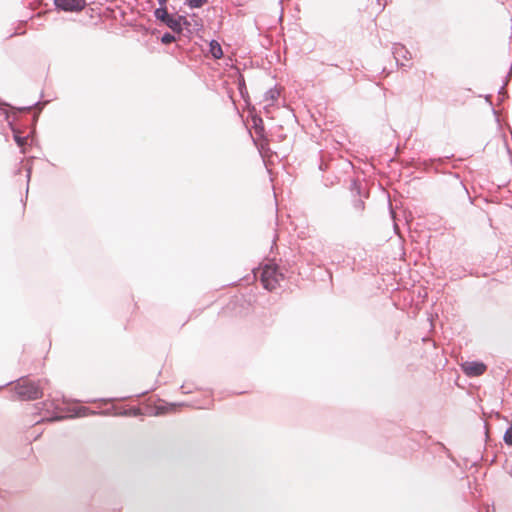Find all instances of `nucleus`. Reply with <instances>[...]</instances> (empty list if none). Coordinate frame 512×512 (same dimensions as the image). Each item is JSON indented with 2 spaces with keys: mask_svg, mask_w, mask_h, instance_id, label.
I'll return each instance as SVG.
<instances>
[{
  "mask_svg": "<svg viewBox=\"0 0 512 512\" xmlns=\"http://www.w3.org/2000/svg\"><path fill=\"white\" fill-rule=\"evenodd\" d=\"M210 53L215 59H220L223 56L222 47L215 40L210 42Z\"/></svg>",
  "mask_w": 512,
  "mask_h": 512,
  "instance_id": "6",
  "label": "nucleus"
},
{
  "mask_svg": "<svg viewBox=\"0 0 512 512\" xmlns=\"http://www.w3.org/2000/svg\"><path fill=\"white\" fill-rule=\"evenodd\" d=\"M180 405L177 404H167V405H161L157 406V413L159 414H165V413H171L177 411V408Z\"/></svg>",
  "mask_w": 512,
  "mask_h": 512,
  "instance_id": "7",
  "label": "nucleus"
},
{
  "mask_svg": "<svg viewBox=\"0 0 512 512\" xmlns=\"http://www.w3.org/2000/svg\"><path fill=\"white\" fill-rule=\"evenodd\" d=\"M14 390L21 400H36L43 396L41 382H33L27 378L18 380Z\"/></svg>",
  "mask_w": 512,
  "mask_h": 512,
  "instance_id": "2",
  "label": "nucleus"
},
{
  "mask_svg": "<svg viewBox=\"0 0 512 512\" xmlns=\"http://www.w3.org/2000/svg\"><path fill=\"white\" fill-rule=\"evenodd\" d=\"M255 275H259L263 287L269 291L275 290L284 277L275 263L263 264L258 268Z\"/></svg>",
  "mask_w": 512,
  "mask_h": 512,
  "instance_id": "1",
  "label": "nucleus"
},
{
  "mask_svg": "<svg viewBox=\"0 0 512 512\" xmlns=\"http://www.w3.org/2000/svg\"><path fill=\"white\" fill-rule=\"evenodd\" d=\"M161 41L164 44H170L175 41V37L170 33H166L162 36Z\"/></svg>",
  "mask_w": 512,
  "mask_h": 512,
  "instance_id": "9",
  "label": "nucleus"
},
{
  "mask_svg": "<svg viewBox=\"0 0 512 512\" xmlns=\"http://www.w3.org/2000/svg\"><path fill=\"white\" fill-rule=\"evenodd\" d=\"M155 16L158 20H161L164 22L169 28H171L173 31H181V17L174 18L171 15L168 14L166 7H160L156 9Z\"/></svg>",
  "mask_w": 512,
  "mask_h": 512,
  "instance_id": "3",
  "label": "nucleus"
},
{
  "mask_svg": "<svg viewBox=\"0 0 512 512\" xmlns=\"http://www.w3.org/2000/svg\"><path fill=\"white\" fill-rule=\"evenodd\" d=\"M15 140L19 146H23L25 143V139L18 135L15 136Z\"/></svg>",
  "mask_w": 512,
  "mask_h": 512,
  "instance_id": "10",
  "label": "nucleus"
},
{
  "mask_svg": "<svg viewBox=\"0 0 512 512\" xmlns=\"http://www.w3.org/2000/svg\"><path fill=\"white\" fill-rule=\"evenodd\" d=\"M464 373L469 377H477L484 374L487 366L482 362L467 361L461 365Z\"/></svg>",
  "mask_w": 512,
  "mask_h": 512,
  "instance_id": "5",
  "label": "nucleus"
},
{
  "mask_svg": "<svg viewBox=\"0 0 512 512\" xmlns=\"http://www.w3.org/2000/svg\"><path fill=\"white\" fill-rule=\"evenodd\" d=\"M55 6L65 12H80L86 7V0H54Z\"/></svg>",
  "mask_w": 512,
  "mask_h": 512,
  "instance_id": "4",
  "label": "nucleus"
},
{
  "mask_svg": "<svg viewBox=\"0 0 512 512\" xmlns=\"http://www.w3.org/2000/svg\"><path fill=\"white\" fill-rule=\"evenodd\" d=\"M185 3L191 8H201L207 3V0H185Z\"/></svg>",
  "mask_w": 512,
  "mask_h": 512,
  "instance_id": "8",
  "label": "nucleus"
},
{
  "mask_svg": "<svg viewBox=\"0 0 512 512\" xmlns=\"http://www.w3.org/2000/svg\"><path fill=\"white\" fill-rule=\"evenodd\" d=\"M255 129H256V132L257 133H261L263 131V126L261 125H258V124H255Z\"/></svg>",
  "mask_w": 512,
  "mask_h": 512,
  "instance_id": "11",
  "label": "nucleus"
},
{
  "mask_svg": "<svg viewBox=\"0 0 512 512\" xmlns=\"http://www.w3.org/2000/svg\"><path fill=\"white\" fill-rule=\"evenodd\" d=\"M168 0H158L159 4L161 5V7H165L166 3H167Z\"/></svg>",
  "mask_w": 512,
  "mask_h": 512,
  "instance_id": "12",
  "label": "nucleus"
}]
</instances>
